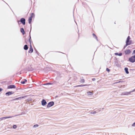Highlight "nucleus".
Segmentation results:
<instances>
[{"mask_svg":"<svg viewBox=\"0 0 135 135\" xmlns=\"http://www.w3.org/2000/svg\"><path fill=\"white\" fill-rule=\"evenodd\" d=\"M8 88L9 89L15 88H16V86L14 85H11L8 86Z\"/></svg>","mask_w":135,"mask_h":135,"instance_id":"1a4fd4ad","label":"nucleus"},{"mask_svg":"<svg viewBox=\"0 0 135 135\" xmlns=\"http://www.w3.org/2000/svg\"><path fill=\"white\" fill-rule=\"evenodd\" d=\"M14 92H13L9 91L6 93L5 94L7 96H9L12 94H13Z\"/></svg>","mask_w":135,"mask_h":135,"instance_id":"0eeeda50","label":"nucleus"},{"mask_svg":"<svg viewBox=\"0 0 135 135\" xmlns=\"http://www.w3.org/2000/svg\"><path fill=\"white\" fill-rule=\"evenodd\" d=\"M93 95V91H88L86 93V95L88 97H92V96Z\"/></svg>","mask_w":135,"mask_h":135,"instance_id":"7ed1b4c3","label":"nucleus"},{"mask_svg":"<svg viewBox=\"0 0 135 135\" xmlns=\"http://www.w3.org/2000/svg\"><path fill=\"white\" fill-rule=\"evenodd\" d=\"M41 104L42 105L45 106L47 104V102L44 99H43L41 101Z\"/></svg>","mask_w":135,"mask_h":135,"instance_id":"39448f33","label":"nucleus"},{"mask_svg":"<svg viewBox=\"0 0 135 135\" xmlns=\"http://www.w3.org/2000/svg\"><path fill=\"white\" fill-rule=\"evenodd\" d=\"M106 71L108 72H109L110 71V70L108 69V68H107L106 69Z\"/></svg>","mask_w":135,"mask_h":135,"instance_id":"c756f323","label":"nucleus"},{"mask_svg":"<svg viewBox=\"0 0 135 135\" xmlns=\"http://www.w3.org/2000/svg\"><path fill=\"white\" fill-rule=\"evenodd\" d=\"M115 55H118L119 56H121L122 55V53H115Z\"/></svg>","mask_w":135,"mask_h":135,"instance_id":"ddd939ff","label":"nucleus"},{"mask_svg":"<svg viewBox=\"0 0 135 135\" xmlns=\"http://www.w3.org/2000/svg\"><path fill=\"white\" fill-rule=\"evenodd\" d=\"M54 104V103L53 102H51L49 103L47 105V107L48 108L51 107Z\"/></svg>","mask_w":135,"mask_h":135,"instance_id":"20e7f679","label":"nucleus"},{"mask_svg":"<svg viewBox=\"0 0 135 135\" xmlns=\"http://www.w3.org/2000/svg\"><path fill=\"white\" fill-rule=\"evenodd\" d=\"M80 81L81 83H84V79H82Z\"/></svg>","mask_w":135,"mask_h":135,"instance_id":"393cba45","label":"nucleus"},{"mask_svg":"<svg viewBox=\"0 0 135 135\" xmlns=\"http://www.w3.org/2000/svg\"><path fill=\"white\" fill-rule=\"evenodd\" d=\"M132 127H135V122L133 124H132Z\"/></svg>","mask_w":135,"mask_h":135,"instance_id":"bb28decb","label":"nucleus"},{"mask_svg":"<svg viewBox=\"0 0 135 135\" xmlns=\"http://www.w3.org/2000/svg\"><path fill=\"white\" fill-rule=\"evenodd\" d=\"M34 17V13H32L30 15V17H31L32 18L33 17Z\"/></svg>","mask_w":135,"mask_h":135,"instance_id":"aec40b11","label":"nucleus"},{"mask_svg":"<svg viewBox=\"0 0 135 135\" xmlns=\"http://www.w3.org/2000/svg\"><path fill=\"white\" fill-rule=\"evenodd\" d=\"M28 47L27 45H25L24 47V49L25 50H27L28 49Z\"/></svg>","mask_w":135,"mask_h":135,"instance_id":"dca6fc26","label":"nucleus"},{"mask_svg":"<svg viewBox=\"0 0 135 135\" xmlns=\"http://www.w3.org/2000/svg\"><path fill=\"white\" fill-rule=\"evenodd\" d=\"M21 31L23 34H25V31L23 28H21Z\"/></svg>","mask_w":135,"mask_h":135,"instance_id":"2eb2a0df","label":"nucleus"},{"mask_svg":"<svg viewBox=\"0 0 135 135\" xmlns=\"http://www.w3.org/2000/svg\"><path fill=\"white\" fill-rule=\"evenodd\" d=\"M26 97V96H25L24 97H21L16 98L14 99L13 100H17L21 99L24 98L25 97Z\"/></svg>","mask_w":135,"mask_h":135,"instance_id":"9b49d317","label":"nucleus"},{"mask_svg":"<svg viewBox=\"0 0 135 135\" xmlns=\"http://www.w3.org/2000/svg\"><path fill=\"white\" fill-rule=\"evenodd\" d=\"M131 38L129 36H128L127 37V40L126 41V46L124 47V48L126 47L128 45H129L131 44L132 42V41L131 40Z\"/></svg>","mask_w":135,"mask_h":135,"instance_id":"f257e3e1","label":"nucleus"},{"mask_svg":"<svg viewBox=\"0 0 135 135\" xmlns=\"http://www.w3.org/2000/svg\"><path fill=\"white\" fill-rule=\"evenodd\" d=\"M38 125L37 124L33 126V127H38Z\"/></svg>","mask_w":135,"mask_h":135,"instance_id":"cd10ccee","label":"nucleus"},{"mask_svg":"<svg viewBox=\"0 0 135 135\" xmlns=\"http://www.w3.org/2000/svg\"><path fill=\"white\" fill-rule=\"evenodd\" d=\"M17 126L16 125H14L13 126V128L14 129H16L17 128Z\"/></svg>","mask_w":135,"mask_h":135,"instance_id":"5701e85b","label":"nucleus"},{"mask_svg":"<svg viewBox=\"0 0 135 135\" xmlns=\"http://www.w3.org/2000/svg\"><path fill=\"white\" fill-rule=\"evenodd\" d=\"M129 61L130 62L133 63L135 62V55L131 56L129 59Z\"/></svg>","mask_w":135,"mask_h":135,"instance_id":"f03ea898","label":"nucleus"},{"mask_svg":"<svg viewBox=\"0 0 135 135\" xmlns=\"http://www.w3.org/2000/svg\"><path fill=\"white\" fill-rule=\"evenodd\" d=\"M93 35L94 37H95V38H96V39L98 40L97 39V37L95 35L94 33L93 34Z\"/></svg>","mask_w":135,"mask_h":135,"instance_id":"b1692460","label":"nucleus"},{"mask_svg":"<svg viewBox=\"0 0 135 135\" xmlns=\"http://www.w3.org/2000/svg\"><path fill=\"white\" fill-rule=\"evenodd\" d=\"M33 49L31 45H30V47L29 50V52L32 53L33 51Z\"/></svg>","mask_w":135,"mask_h":135,"instance_id":"9d476101","label":"nucleus"},{"mask_svg":"<svg viewBox=\"0 0 135 135\" xmlns=\"http://www.w3.org/2000/svg\"><path fill=\"white\" fill-rule=\"evenodd\" d=\"M87 85H79L76 86V87H82V86H87Z\"/></svg>","mask_w":135,"mask_h":135,"instance_id":"6ab92c4d","label":"nucleus"},{"mask_svg":"<svg viewBox=\"0 0 135 135\" xmlns=\"http://www.w3.org/2000/svg\"><path fill=\"white\" fill-rule=\"evenodd\" d=\"M20 21L21 22L23 25H25V19L23 18H22L21 19Z\"/></svg>","mask_w":135,"mask_h":135,"instance_id":"6e6552de","label":"nucleus"},{"mask_svg":"<svg viewBox=\"0 0 135 135\" xmlns=\"http://www.w3.org/2000/svg\"><path fill=\"white\" fill-rule=\"evenodd\" d=\"M135 54V50H134L133 51L132 53V54Z\"/></svg>","mask_w":135,"mask_h":135,"instance_id":"7c9ffc66","label":"nucleus"},{"mask_svg":"<svg viewBox=\"0 0 135 135\" xmlns=\"http://www.w3.org/2000/svg\"><path fill=\"white\" fill-rule=\"evenodd\" d=\"M96 112L95 111L91 112L90 113V114H95L96 113Z\"/></svg>","mask_w":135,"mask_h":135,"instance_id":"4be33fe9","label":"nucleus"},{"mask_svg":"<svg viewBox=\"0 0 135 135\" xmlns=\"http://www.w3.org/2000/svg\"><path fill=\"white\" fill-rule=\"evenodd\" d=\"M27 80L25 79L24 80V81H21V84H24L25 83V82H27Z\"/></svg>","mask_w":135,"mask_h":135,"instance_id":"f3484780","label":"nucleus"},{"mask_svg":"<svg viewBox=\"0 0 135 135\" xmlns=\"http://www.w3.org/2000/svg\"><path fill=\"white\" fill-rule=\"evenodd\" d=\"M124 52L126 55H128L131 53V51L129 49L126 50Z\"/></svg>","mask_w":135,"mask_h":135,"instance_id":"423d86ee","label":"nucleus"},{"mask_svg":"<svg viewBox=\"0 0 135 135\" xmlns=\"http://www.w3.org/2000/svg\"><path fill=\"white\" fill-rule=\"evenodd\" d=\"M95 80V79H93V81H94V80Z\"/></svg>","mask_w":135,"mask_h":135,"instance_id":"473e14b6","label":"nucleus"},{"mask_svg":"<svg viewBox=\"0 0 135 135\" xmlns=\"http://www.w3.org/2000/svg\"><path fill=\"white\" fill-rule=\"evenodd\" d=\"M12 117H4V119L7 118H10Z\"/></svg>","mask_w":135,"mask_h":135,"instance_id":"412c9836","label":"nucleus"},{"mask_svg":"<svg viewBox=\"0 0 135 135\" xmlns=\"http://www.w3.org/2000/svg\"><path fill=\"white\" fill-rule=\"evenodd\" d=\"M2 89L1 88H0V92L2 90Z\"/></svg>","mask_w":135,"mask_h":135,"instance_id":"2f4dec72","label":"nucleus"},{"mask_svg":"<svg viewBox=\"0 0 135 135\" xmlns=\"http://www.w3.org/2000/svg\"><path fill=\"white\" fill-rule=\"evenodd\" d=\"M135 91V89H134V90H133L132 91H130V92H131V93L133 92L134 91Z\"/></svg>","mask_w":135,"mask_h":135,"instance_id":"c85d7f7f","label":"nucleus"},{"mask_svg":"<svg viewBox=\"0 0 135 135\" xmlns=\"http://www.w3.org/2000/svg\"><path fill=\"white\" fill-rule=\"evenodd\" d=\"M128 69L127 68H126L124 69L125 71L126 72V73L127 74H128L129 73V72L128 71Z\"/></svg>","mask_w":135,"mask_h":135,"instance_id":"4468645a","label":"nucleus"},{"mask_svg":"<svg viewBox=\"0 0 135 135\" xmlns=\"http://www.w3.org/2000/svg\"><path fill=\"white\" fill-rule=\"evenodd\" d=\"M47 84H50V83H48Z\"/></svg>","mask_w":135,"mask_h":135,"instance_id":"72a5a7b5","label":"nucleus"},{"mask_svg":"<svg viewBox=\"0 0 135 135\" xmlns=\"http://www.w3.org/2000/svg\"><path fill=\"white\" fill-rule=\"evenodd\" d=\"M120 82V81H119L118 83Z\"/></svg>","mask_w":135,"mask_h":135,"instance_id":"f704fd0d","label":"nucleus"},{"mask_svg":"<svg viewBox=\"0 0 135 135\" xmlns=\"http://www.w3.org/2000/svg\"><path fill=\"white\" fill-rule=\"evenodd\" d=\"M131 94V92H130V91L129 92H126L124 93L123 94L124 95H129Z\"/></svg>","mask_w":135,"mask_h":135,"instance_id":"f8f14e48","label":"nucleus"},{"mask_svg":"<svg viewBox=\"0 0 135 135\" xmlns=\"http://www.w3.org/2000/svg\"><path fill=\"white\" fill-rule=\"evenodd\" d=\"M4 117H2L1 118H0V121L4 120Z\"/></svg>","mask_w":135,"mask_h":135,"instance_id":"a878e982","label":"nucleus"},{"mask_svg":"<svg viewBox=\"0 0 135 135\" xmlns=\"http://www.w3.org/2000/svg\"><path fill=\"white\" fill-rule=\"evenodd\" d=\"M32 19V18L31 17H30L29 18V19L28 22H29V23L30 24L31 22Z\"/></svg>","mask_w":135,"mask_h":135,"instance_id":"a211bd4d","label":"nucleus"}]
</instances>
